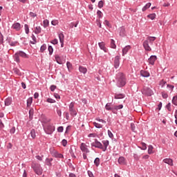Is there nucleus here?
Returning a JSON list of instances; mask_svg holds the SVG:
<instances>
[{"instance_id":"nucleus-58","label":"nucleus","mask_w":177,"mask_h":177,"mask_svg":"<svg viewBox=\"0 0 177 177\" xmlns=\"http://www.w3.org/2000/svg\"><path fill=\"white\" fill-rule=\"evenodd\" d=\"M30 17H37V14L31 12H30Z\"/></svg>"},{"instance_id":"nucleus-15","label":"nucleus","mask_w":177,"mask_h":177,"mask_svg":"<svg viewBox=\"0 0 177 177\" xmlns=\"http://www.w3.org/2000/svg\"><path fill=\"white\" fill-rule=\"evenodd\" d=\"M131 49V46H126L123 49H122V56H125L127 53H128V51Z\"/></svg>"},{"instance_id":"nucleus-49","label":"nucleus","mask_w":177,"mask_h":177,"mask_svg":"<svg viewBox=\"0 0 177 177\" xmlns=\"http://www.w3.org/2000/svg\"><path fill=\"white\" fill-rule=\"evenodd\" d=\"M108 135H109V138H114V136L113 135V133L110 130H108Z\"/></svg>"},{"instance_id":"nucleus-39","label":"nucleus","mask_w":177,"mask_h":177,"mask_svg":"<svg viewBox=\"0 0 177 177\" xmlns=\"http://www.w3.org/2000/svg\"><path fill=\"white\" fill-rule=\"evenodd\" d=\"M45 50H46V44H43L40 48V52L43 53Z\"/></svg>"},{"instance_id":"nucleus-7","label":"nucleus","mask_w":177,"mask_h":177,"mask_svg":"<svg viewBox=\"0 0 177 177\" xmlns=\"http://www.w3.org/2000/svg\"><path fill=\"white\" fill-rule=\"evenodd\" d=\"M156 60H157V56L156 55H151L149 59H148V63L149 64H151V66H154V63L156 62Z\"/></svg>"},{"instance_id":"nucleus-63","label":"nucleus","mask_w":177,"mask_h":177,"mask_svg":"<svg viewBox=\"0 0 177 177\" xmlns=\"http://www.w3.org/2000/svg\"><path fill=\"white\" fill-rule=\"evenodd\" d=\"M88 176L89 177H95L94 176H93V174L92 173V171H88Z\"/></svg>"},{"instance_id":"nucleus-10","label":"nucleus","mask_w":177,"mask_h":177,"mask_svg":"<svg viewBox=\"0 0 177 177\" xmlns=\"http://www.w3.org/2000/svg\"><path fill=\"white\" fill-rule=\"evenodd\" d=\"M80 149L83 153H89V149L86 147V144L85 143H82L80 145Z\"/></svg>"},{"instance_id":"nucleus-60","label":"nucleus","mask_w":177,"mask_h":177,"mask_svg":"<svg viewBox=\"0 0 177 177\" xmlns=\"http://www.w3.org/2000/svg\"><path fill=\"white\" fill-rule=\"evenodd\" d=\"M54 96L55 99H60V95L57 93H54Z\"/></svg>"},{"instance_id":"nucleus-4","label":"nucleus","mask_w":177,"mask_h":177,"mask_svg":"<svg viewBox=\"0 0 177 177\" xmlns=\"http://www.w3.org/2000/svg\"><path fill=\"white\" fill-rule=\"evenodd\" d=\"M44 131L47 135H52L55 132V126L53 124H48L44 128Z\"/></svg>"},{"instance_id":"nucleus-40","label":"nucleus","mask_w":177,"mask_h":177,"mask_svg":"<svg viewBox=\"0 0 177 177\" xmlns=\"http://www.w3.org/2000/svg\"><path fill=\"white\" fill-rule=\"evenodd\" d=\"M171 102L174 104V106H177V95L173 97Z\"/></svg>"},{"instance_id":"nucleus-3","label":"nucleus","mask_w":177,"mask_h":177,"mask_svg":"<svg viewBox=\"0 0 177 177\" xmlns=\"http://www.w3.org/2000/svg\"><path fill=\"white\" fill-rule=\"evenodd\" d=\"M32 168L37 175H42V167L39 163H32Z\"/></svg>"},{"instance_id":"nucleus-51","label":"nucleus","mask_w":177,"mask_h":177,"mask_svg":"<svg viewBox=\"0 0 177 177\" xmlns=\"http://www.w3.org/2000/svg\"><path fill=\"white\" fill-rule=\"evenodd\" d=\"M62 145L64 147H66V146H67V140H62Z\"/></svg>"},{"instance_id":"nucleus-33","label":"nucleus","mask_w":177,"mask_h":177,"mask_svg":"<svg viewBox=\"0 0 177 177\" xmlns=\"http://www.w3.org/2000/svg\"><path fill=\"white\" fill-rule=\"evenodd\" d=\"M156 13L150 14L147 15L148 19H151V20H154L156 19Z\"/></svg>"},{"instance_id":"nucleus-17","label":"nucleus","mask_w":177,"mask_h":177,"mask_svg":"<svg viewBox=\"0 0 177 177\" xmlns=\"http://www.w3.org/2000/svg\"><path fill=\"white\" fill-rule=\"evenodd\" d=\"M140 75H142V77H150V73H149L147 71H141Z\"/></svg>"},{"instance_id":"nucleus-32","label":"nucleus","mask_w":177,"mask_h":177,"mask_svg":"<svg viewBox=\"0 0 177 177\" xmlns=\"http://www.w3.org/2000/svg\"><path fill=\"white\" fill-rule=\"evenodd\" d=\"M32 104V97H30L27 100V106L30 107V106H31Z\"/></svg>"},{"instance_id":"nucleus-19","label":"nucleus","mask_w":177,"mask_h":177,"mask_svg":"<svg viewBox=\"0 0 177 177\" xmlns=\"http://www.w3.org/2000/svg\"><path fill=\"white\" fill-rule=\"evenodd\" d=\"M79 71H80V73H82L83 74H86L88 69H86V68L84 66H80Z\"/></svg>"},{"instance_id":"nucleus-22","label":"nucleus","mask_w":177,"mask_h":177,"mask_svg":"<svg viewBox=\"0 0 177 177\" xmlns=\"http://www.w3.org/2000/svg\"><path fill=\"white\" fill-rule=\"evenodd\" d=\"M55 60L58 64H63V61H62V59L59 55H55Z\"/></svg>"},{"instance_id":"nucleus-48","label":"nucleus","mask_w":177,"mask_h":177,"mask_svg":"<svg viewBox=\"0 0 177 177\" xmlns=\"http://www.w3.org/2000/svg\"><path fill=\"white\" fill-rule=\"evenodd\" d=\"M25 31L26 34H28V32H30V30L28 28V25L26 24L25 25Z\"/></svg>"},{"instance_id":"nucleus-47","label":"nucleus","mask_w":177,"mask_h":177,"mask_svg":"<svg viewBox=\"0 0 177 177\" xmlns=\"http://www.w3.org/2000/svg\"><path fill=\"white\" fill-rule=\"evenodd\" d=\"M141 149H142V150H146V149H147L146 143L142 142V148Z\"/></svg>"},{"instance_id":"nucleus-53","label":"nucleus","mask_w":177,"mask_h":177,"mask_svg":"<svg viewBox=\"0 0 177 177\" xmlns=\"http://www.w3.org/2000/svg\"><path fill=\"white\" fill-rule=\"evenodd\" d=\"M55 157H57V158H63V155H62V153H56Z\"/></svg>"},{"instance_id":"nucleus-43","label":"nucleus","mask_w":177,"mask_h":177,"mask_svg":"<svg viewBox=\"0 0 177 177\" xmlns=\"http://www.w3.org/2000/svg\"><path fill=\"white\" fill-rule=\"evenodd\" d=\"M48 51H49V55H52L53 53V47L51 46H48Z\"/></svg>"},{"instance_id":"nucleus-46","label":"nucleus","mask_w":177,"mask_h":177,"mask_svg":"<svg viewBox=\"0 0 177 177\" xmlns=\"http://www.w3.org/2000/svg\"><path fill=\"white\" fill-rule=\"evenodd\" d=\"M103 5H104L103 1H99L98 8H100V9H102V8H103Z\"/></svg>"},{"instance_id":"nucleus-21","label":"nucleus","mask_w":177,"mask_h":177,"mask_svg":"<svg viewBox=\"0 0 177 177\" xmlns=\"http://www.w3.org/2000/svg\"><path fill=\"white\" fill-rule=\"evenodd\" d=\"M11 104H12V99L10 97L6 98L5 100L6 106H10Z\"/></svg>"},{"instance_id":"nucleus-52","label":"nucleus","mask_w":177,"mask_h":177,"mask_svg":"<svg viewBox=\"0 0 177 177\" xmlns=\"http://www.w3.org/2000/svg\"><path fill=\"white\" fill-rule=\"evenodd\" d=\"M56 86L55 85H52V86H50V91H52V92H53V91H55V89H56Z\"/></svg>"},{"instance_id":"nucleus-54","label":"nucleus","mask_w":177,"mask_h":177,"mask_svg":"<svg viewBox=\"0 0 177 177\" xmlns=\"http://www.w3.org/2000/svg\"><path fill=\"white\" fill-rule=\"evenodd\" d=\"M52 161V159H46L47 165L50 166L52 165V163L50 162Z\"/></svg>"},{"instance_id":"nucleus-61","label":"nucleus","mask_w":177,"mask_h":177,"mask_svg":"<svg viewBox=\"0 0 177 177\" xmlns=\"http://www.w3.org/2000/svg\"><path fill=\"white\" fill-rule=\"evenodd\" d=\"M63 127H59L57 128V131L58 132H63Z\"/></svg>"},{"instance_id":"nucleus-34","label":"nucleus","mask_w":177,"mask_h":177,"mask_svg":"<svg viewBox=\"0 0 177 177\" xmlns=\"http://www.w3.org/2000/svg\"><path fill=\"white\" fill-rule=\"evenodd\" d=\"M30 136H31V138L32 139H35L36 138V134H35V129H32L31 131H30Z\"/></svg>"},{"instance_id":"nucleus-24","label":"nucleus","mask_w":177,"mask_h":177,"mask_svg":"<svg viewBox=\"0 0 177 177\" xmlns=\"http://www.w3.org/2000/svg\"><path fill=\"white\" fill-rule=\"evenodd\" d=\"M151 6V3H147L143 8H142V12H146L149 8Z\"/></svg>"},{"instance_id":"nucleus-55","label":"nucleus","mask_w":177,"mask_h":177,"mask_svg":"<svg viewBox=\"0 0 177 177\" xmlns=\"http://www.w3.org/2000/svg\"><path fill=\"white\" fill-rule=\"evenodd\" d=\"M131 130H132L133 132H135V128H136L135 124L131 123Z\"/></svg>"},{"instance_id":"nucleus-14","label":"nucleus","mask_w":177,"mask_h":177,"mask_svg":"<svg viewBox=\"0 0 177 177\" xmlns=\"http://www.w3.org/2000/svg\"><path fill=\"white\" fill-rule=\"evenodd\" d=\"M118 163L120 164V165H127V160H125V158L124 157H120L118 158Z\"/></svg>"},{"instance_id":"nucleus-9","label":"nucleus","mask_w":177,"mask_h":177,"mask_svg":"<svg viewBox=\"0 0 177 177\" xmlns=\"http://www.w3.org/2000/svg\"><path fill=\"white\" fill-rule=\"evenodd\" d=\"M120 56H116L114 59V67L115 68H118L120 67Z\"/></svg>"},{"instance_id":"nucleus-8","label":"nucleus","mask_w":177,"mask_h":177,"mask_svg":"<svg viewBox=\"0 0 177 177\" xmlns=\"http://www.w3.org/2000/svg\"><path fill=\"white\" fill-rule=\"evenodd\" d=\"M114 106H111V104L110 103H107L105 106V109L106 110L112 111L113 113V114H117V112H115V111H114Z\"/></svg>"},{"instance_id":"nucleus-30","label":"nucleus","mask_w":177,"mask_h":177,"mask_svg":"<svg viewBox=\"0 0 177 177\" xmlns=\"http://www.w3.org/2000/svg\"><path fill=\"white\" fill-rule=\"evenodd\" d=\"M42 28H41V26H37L35 29V34H40Z\"/></svg>"},{"instance_id":"nucleus-64","label":"nucleus","mask_w":177,"mask_h":177,"mask_svg":"<svg viewBox=\"0 0 177 177\" xmlns=\"http://www.w3.org/2000/svg\"><path fill=\"white\" fill-rule=\"evenodd\" d=\"M71 109H74V103L71 102L69 105V110Z\"/></svg>"},{"instance_id":"nucleus-11","label":"nucleus","mask_w":177,"mask_h":177,"mask_svg":"<svg viewBox=\"0 0 177 177\" xmlns=\"http://www.w3.org/2000/svg\"><path fill=\"white\" fill-rule=\"evenodd\" d=\"M92 146H94V147H97L98 149H103V145L102 143L97 140H95V141L92 143Z\"/></svg>"},{"instance_id":"nucleus-36","label":"nucleus","mask_w":177,"mask_h":177,"mask_svg":"<svg viewBox=\"0 0 177 177\" xmlns=\"http://www.w3.org/2000/svg\"><path fill=\"white\" fill-rule=\"evenodd\" d=\"M13 72L15 73V74H17V75H21V73L20 72V70H19L18 68H14Z\"/></svg>"},{"instance_id":"nucleus-1","label":"nucleus","mask_w":177,"mask_h":177,"mask_svg":"<svg viewBox=\"0 0 177 177\" xmlns=\"http://www.w3.org/2000/svg\"><path fill=\"white\" fill-rule=\"evenodd\" d=\"M156 37H147L146 40L144 41L143 46L145 49V50H147L148 52H151V45H153V42L156 41Z\"/></svg>"},{"instance_id":"nucleus-23","label":"nucleus","mask_w":177,"mask_h":177,"mask_svg":"<svg viewBox=\"0 0 177 177\" xmlns=\"http://www.w3.org/2000/svg\"><path fill=\"white\" fill-rule=\"evenodd\" d=\"M124 106L122 104L118 105V106H113V111H115L117 113V110H121Z\"/></svg>"},{"instance_id":"nucleus-31","label":"nucleus","mask_w":177,"mask_h":177,"mask_svg":"<svg viewBox=\"0 0 177 177\" xmlns=\"http://www.w3.org/2000/svg\"><path fill=\"white\" fill-rule=\"evenodd\" d=\"M43 26H44V28H46V27H48L49 26V20L45 19L43 21Z\"/></svg>"},{"instance_id":"nucleus-37","label":"nucleus","mask_w":177,"mask_h":177,"mask_svg":"<svg viewBox=\"0 0 177 177\" xmlns=\"http://www.w3.org/2000/svg\"><path fill=\"white\" fill-rule=\"evenodd\" d=\"M71 115H77V111L74 109H69Z\"/></svg>"},{"instance_id":"nucleus-44","label":"nucleus","mask_w":177,"mask_h":177,"mask_svg":"<svg viewBox=\"0 0 177 177\" xmlns=\"http://www.w3.org/2000/svg\"><path fill=\"white\" fill-rule=\"evenodd\" d=\"M51 24L53 26H57L59 24V21L57 20H53L51 21Z\"/></svg>"},{"instance_id":"nucleus-50","label":"nucleus","mask_w":177,"mask_h":177,"mask_svg":"<svg viewBox=\"0 0 177 177\" xmlns=\"http://www.w3.org/2000/svg\"><path fill=\"white\" fill-rule=\"evenodd\" d=\"M51 44H53V45H57V44H59V41H57V39H55L51 41Z\"/></svg>"},{"instance_id":"nucleus-16","label":"nucleus","mask_w":177,"mask_h":177,"mask_svg":"<svg viewBox=\"0 0 177 177\" xmlns=\"http://www.w3.org/2000/svg\"><path fill=\"white\" fill-rule=\"evenodd\" d=\"M99 47L100 48V49H102V50H104V52H107V48H106V44H104V42H100L98 43Z\"/></svg>"},{"instance_id":"nucleus-42","label":"nucleus","mask_w":177,"mask_h":177,"mask_svg":"<svg viewBox=\"0 0 177 177\" xmlns=\"http://www.w3.org/2000/svg\"><path fill=\"white\" fill-rule=\"evenodd\" d=\"M166 108L168 110V111H172V109L171 108V102H169L167 105H166Z\"/></svg>"},{"instance_id":"nucleus-59","label":"nucleus","mask_w":177,"mask_h":177,"mask_svg":"<svg viewBox=\"0 0 177 177\" xmlns=\"http://www.w3.org/2000/svg\"><path fill=\"white\" fill-rule=\"evenodd\" d=\"M104 24L105 26H107L108 27H110V23H109V21H107V20H105V21H104Z\"/></svg>"},{"instance_id":"nucleus-27","label":"nucleus","mask_w":177,"mask_h":177,"mask_svg":"<svg viewBox=\"0 0 177 177\" xmlns=\"http://www.w3.org/2000/svg\"><path fill=\"white\" fill-rule=\"evenodd\" d=\"M66 67L68 71H71V70H73V64H71L70 62H66Z\"/></svg>"},{"instance_id":"nucleus-35","label":"nucleus","mask_w":177,"mask_h":177,"mask_svg":"<svg viewBox=\"0 0 177 177\" xmlns=\"http://www.w3.org/2000/svg\"><path fill=\"white\" fill-rule=\"evenodd\" d=\"M93 125L94 127H95V128H103V125L100 124V123H97L96 122H93Z\"/></svg>"},{"instance_id":"nucleus-25","label":"nucleus","mask_w":177,"mask_h":177,"mask_svg":"<svg viewBox=\"0 0 177 177\" xmlns=\"http://www.w3.org/2000/svg\"><path fill=\"white\" fill-rule=\"evenodd\" d=\"M19 55L18 53H15L14 58L15 62H17V63H20V58H19Z\"/></svg>"},{"instance_id":"nucleus-26","label":"nucleus","mask_w":177,"mask_h":177,"mask_svg":"<svg viewBox=\"0 0 177 177\" xmlns=\"http://www.w3.org/2000/svg\"><path fill=\"white\" fill-rule=\"evenodd\" d=\"M115 99H124L125 95L124 94H115Z\"/></svg>"},{"instance_id":"nucleus-6","label":"nucleus","mask_w":177,"mask_h":177,"mask_svg":"<svg viewBox=\"0 0 177 177\" xmlns=\"http://www.w3.org/2000/svg\"><path fill=\"white\" fill-rule=\"evenodd\" d=\"M12 28L16 31H20V30H21V25L19 22L14 23L12 26Z\"/></svg>"},{"instance_id":"nucleus-38","label":"nucleus","mask_w":177,"mask_h":177,"mask_svg":"<svg viewBox=\"0 0 177 177\" xmlns=\"http://www.w3.org/2000/svg\"><path fill=\"white\" fill-rule=\"evenodd\" d=\"M94 164H95L96 167H99V165L100 164V159H99V158H95Z\"/></svg>"},{"instance_id":"nucleus-57","label":"nucleus","mask_w":177,"mask_h":177,"mask_svg":"<svg viewBox=\"0 0 177 177\" xmlns=\"http://www.w3.org/2000/svg\"><path fill=\"white\" fill-rule=\"evenodd\" d=\"M162 96L163 99H167V97H168V94H167L166 93H162Z\"/></svg>"},{"instance_id":"nucleus-41","label":"nucleus","mask_w":177,"mask_h":177,"mask_svg":"<svg viewBox=\"0 0 177 177\" xmlns=\"http://www.w3.org/2000/svg\"><path fill=\"white\" fill-rule=\"evenodd\" d=\"M78 21H77L75 24L74 22L71 23L70 27L71 28H73L74 27H77L78 26Z\"/></svg>"},{"instance_id":"nucleus-62","label":"nucleus","mask_w":177,"mask_h":177,"mask_svg":"<svg viewBox=\"0 0 177 177\" xmlns=\"http://www.w3.org/2000/svg\"><path fill=\"white\" fill-rule=\"evenodd\" d=\"M97 16H98L99 17H102V11L98 10V11L97 12Z\"/></svg>"},{"instance_id":"nucleus-20","label":"nucleus","mask_w":177,"mask_h":177,"mask_svg":"<svg viewBox=\"0 0 177 177\" xmlns=\"http://www.w3.org/2000/svg\"><path fill=\"white\" fill-rule=\"evenodd\" d=\"M154 147L153 145H149L148 146V154H153L154 153L153 151Z\"/></svg>"},{"instance_id":"nucleus-56","label":"nucleus","mask_w":177,"mask_h":177,"mask_svg":"<svg viewBox=\"0 0 177 177\" xmlns=\"http://www.w3.org/2000/svg\"><path fill=\"white\" fill-rule=\"evenodd\" d=\"M10 133H15V132H16V128L15 127L11 128L10 130Z\"/></svg>"},{"instance_id":"nucleus-13","label":"nucleus","mask_w":177,"mask_h":177,"mask_svg":"<svg viewBox=\"0 0 177 177\" xmlns=\"http://www.w3.org/2000/svg\"><path fill=\"white\" fill-rule=\"evenodd\" d=\"M163 162L165 164H168V165H170L171 167H172L174 165V160H172V159H171V158L164 159Z\"/></svg>"},{"instance_id":"nucleus-18","label":"nucleus","mask_w":177,"mask_h":177,"mask_svg":"<svg viewBox=\"0 0 177 177\" xmlns=\"http://www.w3.org/2000/svg\"><path fill=\"white\" fill-rule=\"evenodd\" d=\"M18 55H19V56H21V57H24V59H28V55H27V54H26V53L23 52V51H19Z\"/></svg>"},{"instance_id":"nucleus-12","label":"nucleus","mask_w":177,"mask_h":177,"mask_svg":"<svg viewBox=\"0 0 177 177\" xmlns=\"http://www.w3.org/2000/svg\"><path fill=\"white\" fill-rule=\"evenodd\" d=\"M59 38L61 44V48H63V46H64V35H63V33H60L59 35Z\"/></svg>"},{"instance_id":"nucleus-29","label":"nucleus","mask_w":177,"mask_h":177,"mask_svg":"<svg viewBox=\"0 0 177 177\" xmlns=\"http://www.w3.org/2000/svg\"><path fill=\"white\" fill-rule=\"evenodd\" d=\"M102 143L105 147L103 151H106V150L107 149V146H109V140H104L102 141Z\"/></svg>"},{"instance_id":"nucleus-28","label":"nucleus","mask_w":177,"mask_h":177,"mask_svg":"<svg viewBox=\"0 0 177 177\" xmlns=\"http://www.w3.org/2000/svg\"><path fill=\"white\" fill-rule=\"evenodd\" d=\"M111 48H112V49H115V48H117L114 39H111Z\"/></svg>"},{"instance_id":"nucleus-5","label":"nucleus","mask_w":177,"mask_h":177,"mask_svg":"<svg viewBox=\"0 0 177 177\" xmlns=\"http://www.w3.org/2000/svg\"><path fill=\"white\" fill-rule=\"evenodd\" d=\"M142 93L144 95H146L147 96H151V95H153V90L151 89L150 88L148 87H145L144 88L143 91H142Z\"/></svg>"},{"instance_id":"nucleus-2","label":"nucleus","mask_w":177,"mask_h":177,"mask_svg":"<svg viewBox=\"0 0 177 177\" xmlns=\"http://www.w3.org/2000/svg\"><path fill=\"white\" fill-rule=\"evenodd\" d=\"M117 85L119 88H122V86H125L127 84V79L125 78V75L122 73H119L117 74Z\"/></svg>"},{"instance_id":"nucleus-45","label":"nucleus","mask_w":177,"mask_h":177,"mask_svg":"<svg viewBox=\"0 0 177 177\" xmlns=\"http://www.w3.org/2000/svg\"><path fill=\"white\" fill-rule=\"evenodd\" d=\"M48 103H56V100L52 99V98H48L47 99Z\"/></svg>"}]
</instances>
